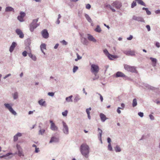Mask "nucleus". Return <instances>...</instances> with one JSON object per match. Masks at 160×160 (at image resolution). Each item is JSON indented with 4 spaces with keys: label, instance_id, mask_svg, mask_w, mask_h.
<instances>
[{
    "label": "nucleus",
    "instance_id": "f257e3e1",
    "mask_svg": "<svg viewBox=\"0 0 160 160\" xmlns=\"http://www.w3.org/2000/svg\"><path fill=\"white\" fill-rule=\"evenodd\" d=\"M80 151L82 155L87 158L89 152V148L88 146L86 144H82L80 147Z\"/></svg>",
    "mask_w": 160,
    "mask_h": 160
},
{
    "label": "nucleus",
    "instance_id": "f03ea898",
    "mask_svg": "<svg viewBox=\"0 0 160 160\" xmlns=\"http://www.w3.org/2000/svg\"><path fill=\"white\" fill-rule=\"evenodd\" d=\"M99 68L98 65L95 64H92L91 66L90 71L95 76L98 72Z\"/></svg>",
    "mask_w": 160,
    "mask_h": 160
},
{
    "label": "nucleus",
    "instance_id": "7ed1b4c3",
    "mask_svg": "<svg viewBox=\"0 0 160 160\" xmlns=\"http://www.w3.org/2000/svg\"><path fill=\"white\" fill-rule=\"evenodd\" d=\"M38 21V18L34 19L30 25V29L31 32H33L34 29L36 28L39 25L37 23Z\"/></svg>",
    "mask_w": 160,
    "mask_h": 160
},
{
    "label": "nucleus",
    "instance_id": "20e7f679",
    "mask_svg": "<svg viewBox=\"0 0 160 160\" xmlns=\"http://www.w3.org/2000/svg\"><path fill=\"white\" fill-rule=\"evenodd\" d=\"M4 105L14 115H16V112L13 110L12 107L9 104L5 103L4 104Z\"/></svg>",
    "mask_w": 160,
    "mask_h": 160
},
{
    "label": "nucleus",
    "instance_id": "39448f33",
    "mask_svg": "<svg viewBox=\"0 0 160 160\" xmlns=\"http://www.w3.org/2000/svg\"><path fill=\"white\" fill-rule=\"evenodd\" d=\"M143 85L145 87L147 88L148 89L151 90L152 91H158V88L151 86L147 83H144L143 84Z\"/></svg>",
    "mask_w": 160,
    "mask_h": 160
},
{
    "label": "nucleus",
    "instance_id": "423d86ee",
    "mask_svg": "<svg viewBox=\"0 0 160 160\" xmlns=\"http://www.w3.org/2000/svg\"><path fill=\"white\" fill-rule=\"evenodd\" d=\"M50 122L51 123L50 129L54 131H57L58 130V128L55 124L51 120L50 121Z\"/></svg>",
    "mask_w": 160,
    "mask_h": 160
},
{
    "label": "nucleus",
    "instance_id": "0eeeda50",
    "mask_svg": "<svg viewBox=\"0 0 160 160\" xmlns=\"http://www.w3.org/2000/svg\"><path fill=\"white\" fill-rule=\"evenodd\" d=\"M112 6L115 7L117 9H119L121 7L122 5L121 2L118 1L114 2L112 4Z\"/></svg>",
    "mask_w": 160,
    "mask_h": 160
},
{
    "label": "nucleus",
    "instance_id": "6e6552de",
    "mask_svg": "<svg viewBox=\"0 0 160 160\" xmlns=\"http://www.w3.org/2000/svg\"><path fill=\"white\" fill-rule=\"evenodd\" d=\"M62 124L63 126V131L64 133L67 134H68V126L63 121L62 122Z\"/></svg>",
    "mask_w": 160,
    "mask_h": 160
},
{
    "label": "nucleus",
    "instance_id": "1a4fd4ad",
    "mask_svg": "<svg viewBox=\"0 0 160 160\" xmlns=\"http://www.w3.org/2000/svg\"><path fill=\"white\" fill-rule=\"evenodd\" d=\"M16 33L19 36L20 38H23L24 35L22 31L19 29H17L15 31Z\"/></svg>",
    "mask_w": 160,
    "mask_h": 160
},
{
    "label": "nucleus",
    "instance_id": "9d476101",
    "mask_svg": "<svg viewBox=\"0 0 160 160\" xmlns=\"http://www.w3.org/2000/svg\"><path fill=\"white\" fill-rule=\"evenodd\" d=\"M132 19L138 22H145L143 18L141 17H137L136 16H133L132 17Z\"/></svg>",
    "mask_w": 160,
    "mask_h": 160
},
{
    "label": "nucleus",
    "instance_id": "9b49d317",
    "mask_svg": "<svg viewBox=\"0 0 160 160\" xmlns=\"http://www.w3.org/2000/svg\"><path fill=\"white\" fill-rule=\"evenodd\" d=\"M42 37L45 38H47L48 37L49 34L47 31L46 29L43 30L42 32Z\"/></svg>",
    "mask_w": 160,
    "mask_h": 160
},
{
    "label": "nucleus",
    "instance_id": "f8f14e48",
    "mask_svg": "<svg viewBox=\"0 0 160 160\" xmlns=\"http://www.w3.org/2000/svg\"><path fill=\"white\" fill-rule=\"evenodd\" d=\"M20 15L18 16V19L20 22H23V18L25 17L26 14L25 13L21 12L20 13Z\"/></svg>",
    "mask_w": 160,
    "mask_h": 160
},
{
    "label": "nucleus",
    "instance_id": "ddd939ff",
    "mask_svg": "<svg viewBox=\"0 0 160 160\" xmlns=\"http://www.w3.org/2000/svg\"><path fill=\"white\" fill-rule=\"evenodd\" d=\"M17 147L18 150V155L19 156L21 157L22 156H23L24 154L22 152V149L21 148L20 146L18 144L17 145Z\"/></svg>",
    "mask_w": 160,
    "mask_h": 160
},
{
    "label": "nucleus",
    "instance_id": "4468645a",
    "mask_svg": "<svg viewBox=\"0 0 160 160\" xmlns=\"http://www.w3.org/2000/svg\"><path fill=\"white\" fill-rule=\"evenodd\" d=\"M100 117L102 121V122H104L106 120L108 119V118L106 117L105 115L102 113L100 114Z\"/></svg>",
    "mask_w": 160,
    "mask_h": 160
},
{
    "label": "nucleus",
    "instance_id": "2eb2a0df",
    "mask_svg": "<svg viewBox=\"0 0 160 160\" xmlns=\"http://www.w3.org/2000/svg\"><path fill=\"white\" fill-rule=\"evenodd\" d=\"M16 43L15 42H13L11 46H10L9 49V51L10 52H12L16 46Z\"/></svg>",
    "mask_w": 160,
    "mask_h": 160
},
{
    "label": "nucleus",
    "instance_id": "dca6fc26",
    "mask_svg": "<svg viewBox=\"0 0 160 160\" xmlns=\"http://www.w3.org/2000/svg\"><path fill=\"white\" fill-rule=\"evenodd\" d=\"M108 58L111 60H112L114 59L117 58H118V57L116 55H113L110 54V53L108 54V55L107 56Z\"/></svg>",
    "mask_w": 160,
    "mask_h": 160
},
{
    "label": "nucleus",
    "instance_id": "f3484780",
    "mask_svg": "<svg viewBox=\"0 0 160 160\" xmlns=\"http://www.w3.org/2000/svg\"><path fill=\"white\" fill-rule=\"evenodd\" d=\"M88 39L89 40L94 42H96V40L92 36L89 34H88Z\"/></svg>",
    "mask_w": 160,
    "mask_h": 160
},
{
    "label": "nucleus",
    "instance_id": "a211bd4d",
    "mask_svg": "<svg viewBox=\"0 0 160 160\" xmlns=\"http://www.w3.org/2000/svg\"><path fill=\"white\" fill-rule=\"evenodd\" d=\"M124 74L121 72H118L116 74V77H124Z\"/></svg>",
    "mask_w": 160,
    "mask_h": 160
},
{
    "label": "nucleus",
    "instance_id": "6ab92c4d",
    "mask_svg": "<svg viewBox=\"0 0 160 160\" xmlns=\"http://www.w3.org/2000/svg\"><path fill=\"white\" fill-rule=\"evenodd\" d=\"M58 138L54 137H52L51 138V139L50 141L49 142L52 143L53 142H56L58 141Z\"/></svg>",
    "mask_w": 160,
    "mask_h": 160
},
{
    "label": "nucleus",
    "instance_id": "aec40b11",
    "mask_svg": "<svg viewBox=\"0 0 160 160\" xmlns=\"http://www.w3.org/2000/svg\"><path fill=\"white\" fill-rule=\"evenodd\" d=\"M138 73V71L136 69V68L134 66H131V72Z\"/></svg>",
    "mask_w": 160,
    "mask_h": 160
},
{
    "label": "nucleus",
    "instance_id": "412c9836",
    "mask_svg": "<svg viewBox=\"0 0 160 160\" xmlns=\"http://www.w3.org/2000/svg\"><path fill=\"white\" fill-rule=\"evenodd\" d=\"M121 106L122 107L121 108L118 107L117 110V112L119 114L121 113V111L120 109H123V108H124L125 105L123 103H122L121 105Z\"/></svg>",
    "mask_w": 160,
    "mask_h": 160
},
{
    "label": "nucleus",
    "instance_id": "4be33fe9",
    "mask_svg": "<svg viewBox=\"0 0 160 160\" xmlns=\"http://www.w3.org/2000/svg\"><path fill=\"white\" fill-rule=\"evenodd\" d=\"M26 49L27 50L28 52H30V53H28V54L29 56L31 58L32 57L33 55L31 53V50L30 47H27Z\"/></svg>",
    "mask_w": 160,
    "mask_h": 160
},
{
    "label": "nucleus",
    "instance_id": "5701e85b",
    "mask_svg": "<svg viewBox=\"0 0 160 160\" xmlns=\"http://www.w3.org/2000/svg\"><path fill=\"white\" fill-rule=\"evenodd\" d=\"M46 47V45L45 44H42L41 45L40 48L41 49L42 52L45 54V53L43 51V49H45Z\"/></svg>",
    "mask_w": 160,
    "mask_h": 160
},
{
    "label": "nucleus",
    "instance_id": "b1692460",
    "mask_svg": "<svg viewBox=\"0 0 160 160\" xmlns=\"http://www.w3.org/2000/svg\"><path fill=\"white\" fill-rule=\"evenodd\" d=\"M91 110V108H88L86 109V111L87 113L88 114V117L89 119H90V111Z\"/></svg>",
    "mask_w": 160,
    "mask_h": 160
},
{
    "label": "nucleus",
    "instance_id": "393cba45",
    "mask_svg": "<svg viewBox=\"0 0 160 160\" xmlns=\"http://www.w3.org/2000/svg\"><path fill=\"white\" fill-rule=\"evenodd\" d=\"M137 105V100L136 98H134L133 99L132 103V106L133 107H136Z\"/></svg>",
    "mask_w": 160,
    "mask_h": 160
},
{
    "label": "nucleus",
    "instance_id": "a878e982",
    "mask_svg": "<svg viewBox=\"0 0 160 160\" xmlns=\"http://www.w3.org/2000/svg\"><path fill=\"white\" fill-rule=\"evenodd\" d=\"M136 1H137L138 4L142 6H146V4L142 0H136Z\"/></svg>",
    "mask_w": 160,
    "mask_h": 160
},
{
    "label": "nucleus",
    "instance_id": "bb28decb",
    "mask_svg": "<svg viewBox=\"0 0 160 160\" xmlns=\"http://www.w3.org/2000/svg\"><path fill=\"white\" fill-rule=\"evenodd\" d=\"M38 103L40 105L42 106H44L45 103V101H44L42 99L39 101Z\"/></svg>",
    "mask_w": 160,
    "mask_h": 160
},
{
    "label": "nucleus",
    "instance_id": "cd10ccee",
    "mask_svg": "<svg viewBox=\"0 0 160 160\" xmlns=\"http://www.w3.org/2000/svg\"><path fill=\"white\" fill-rule=\"evenodd\" d=\"M13 9L11 7H7L6 8L5 11H6L8 12V11H13Z\"/></svg>",
    "mask_w": 160,
    "mask_h": 160
},
{
    "label": "nucleus",
    "instance_id": "c85d7f7f",
    "mask_svg": "<svg viewBox=\"0 0 160 160\" xmlns=\"http://www.w3.org/2000/svg\"><path fill=\"white\" fill-rule=\"evenodd\" d=\"M72 95H71L69 97H67L66 98V100L67 102H72Z\"/></svg>",
    "mask_w": 160,
    "mask_h": 160
},
{
    "label": "nucleus",
    "instance_id": "c756f323",
    "mask_svg": "<svg viewBox=\"0 0 160 160\" xmlns=\"http://www.w3.org/2000/svg\"><path fill=\"white\" fill-rule=\"evenodd\" d=\"M95 30L97 32H100L101 31V28L99 26H97Z\"/></svg>",
    "mask_w": 160,
    "mask_h": 160
},
{
    "label": "nucleus",
    "instance_id": "7c9ffc66",
    "mask_svg": "<svg viewBox=\"0 0 160 160\" xmlns=\"http://www.w3.org/2000/svg\"><path fill=\"white\" fill-rule=\"evenodd\" d=\"M85 17L88 22H91L92 20L89 17V16L88 14H86L85 15Z\"/></svg>",
    "mask_w": 160,
    "mask_h": 160
},
{
    "label": "nucleus",
    "instance_id": "2f4dec72",
    "mask_svg": "<svg viewBox=\"0 0 160 160\" xmlns=\"http://www.w3.org/2000/svg\"><path fill=\"white\" fill-rule=\"evenodd\" d=\"M115 149L116 152H119L121 151L120 148L118 146L115 147Z\"/></svg>",
    "mask_w": 160,
    "mask_h": 160
},
{
    "label": "nucleus",
    "instance_id": "473e14b6",
    "mask_svg": "<svg viewBox=\"0 0 160 160\" xmlns=\"http://www.w3.org/2000/svg\"><path fill=\"white\" fill-rule=\"evenodd\" d=\"M98 131L99 132V138H100V140H101V136H102V130L100 129L99 128H98Z\"/></svg>",
    "mask_w": 160,
    "mask_h": 160
},
{
    "label": "nucleus",
    "instance_id": "72a5a7b5",
    "mask_svg": "<svg viewBox=\"0 0 160 160\" xmlns=\"http://www.w3.org/2000/svg\"><path fill=\"white\" fill-rule=\"evenodd\" d=\"M125 69L128 71H129L130 70V67L129 66L125 65H124Z\"/></svg>",
    "mask_w": 160,
    "mask_h": 160
},
{
    "label": "nucleus",
    "instance_id": "f704fd0d",
    "mask_svg": "<svg viewBox=\"0 0 160 160\" xmlns=\"http://www.w3.org/2000/svg\"><path fill=\"white\" fill-rule=\"evenodd\" d=\"M136 0L133 1L132 2L131 4L132 8H133L136 5Z\"/></svg>",
    "mask_w": 160,
    "mask_h": 160
},
{
    "label": "nucleus",
    "instance_id": "c9c22d12",
    "mask_svg": "<svg viewBox=\"0 0 160 160\" xmlns=\"http://www.w3.org/2000/svg\"><path fill=\"white\" fill-rule=\"evenodd\" d=\"M150 59L151 60L152 63L157 62V60L156 58L151 57L150 58Z\"/></svg>",
    "mask_w": 160,
    "mask_h": 160
},
{
    "label": "nucleus",
    "instance_id": "e433bc0d",
    "mask_svg": "<svg viewBox=\"0 0 160 160\" xmlns=\"http://www.w3.org/2000/svg\"><path fill=\"white\" fill-rule=\"evenodd\" d=\"M13 97L14 99H17L18 97V94L17 92L14 93L13 95Z\"/></svg>",
    "mask_w": 160,
    "mask_h": 160
},
{
    "label": "nucleus",
    "instance_id": "4c0bfd02",
    "mask_svg": "<svg viewBox=\"0 0 160 160\" xmlns=\"http://www.w3.org/2000/svg\"><path fill=\"white\" fill-rule=\"evenodd\" d=\"M106 7L108 8H110L113 12H115V10L110 5H108L106 6Z\"/></svg>",
    "mask_w": 160,
    "mask_h": 160
},
{
    "label": "nucleus",
    "instance_id": "58836bf2",
    "mask_svg": "<svg viewBox=\"0 0 160 160\" xmlns=\"http://www.w3.org/2000/svg\"><path fill=\"white\" fill-rule=\"evenodd\" d=\"M68 113V111L67 110H65L64 112H62V115L64 116H67Z\"/></svg>",
    "mask_w": 160,
    "mask_h": 160
},
{
    "label": "nucleus",
    "instance_id": "ea45409f",
    "mask_svg": "<svg viewBox=\"0 0 160 160\" xmlns=\"http://www.w3.org/2000/svg\"><path fill=\"white\" fill-rule=\"evenodd\" d=\"M78 67L77 66H75L74 67L73 72H75L78 69Z\"/></svg>",
    "mask_w": 160,
    "mask_h": 160
},
{
    "label": "nucleus",
    "instance_id": "a19ab883",
    "mask_svg": "<svg viewBox=\"0 0 160 160\" xmlns=\"http://www.w3.org/2000/svg\"><path fill=\"white\" fill-rule=\"evenodd\" d=\"M138 115L141 118H142L143 116V113L141 112H138Z\"/></svg>",
    "mask_w": 160,
    "mask_h": 160
},
{
    "label": "nucleus",
    "instance_id": "79ce46f5",
    "mask_svg": "<svg viewBox=\"0 0 160 160\" xmlns=\"http://www.w3.org/2000/svg\"><path fill=\"white\" fill-rule=\"evenodd\" d=\"M77 58H76L75 59V61H78V60H79V59H81V58L82 57L80 56L78 54V53H77Z\"/></svg>",
    "mask_w": 160,
    "mask_h": 160
},
{
    "label": "nucleus",
    "instance_id": "37998d69",
    "mask_svg": "<svg viewBox=\"0 0 160 160\" xmlns=\"http://www.w3.org/2000/svg\"><path fill=\"white\" fill-rule=\"evenodd\" d=\"M45 131V130L44 129L40 130L39 131V133L42 135L44 133Z\"/></svg>",
    "mask_w": 160,
    "mask_h": 160
},
{
    "label": "nucleus",
    "instance_id": "c03bdc74",
    "mask_svg": "<svg viewBox=\"0 0 160 160\" xmlns=\"http://www.w3.org/2000/svg\"><path fill=\"white\" fill-rule=\"evenodd\" d=\"M108 148V150H109L112 151V147L111 143L109 144Z\"/></svg>",
    "mask_w": 160,
    "mask_h": 160
},
{
    "label": "nucleus",
    "instance_id": "a18cd8bd",
    "mask_svg": "<svg viewBox=\"0 0 160 160\" xmlns=\"http://www.w3.org/2000/svg\"><path fill=\"white\" fill-rule=\"evenodd\" d=\"M22 55L24 57H26L27 55V52L26 51H24L22 53Z\"/></svg>",
    "mask_w": 160,
    "mask_h": 160
},
{
    "label": "nucleus",
    "instance_id": "49530a36",
    "mask_svg": "<svg viewBox=\"0 0 160 160\" xmlns=\"http://www.w3.org/2000/svg\"><path fill=\"white\" fill-rule=\"evenodd\" d=\"M149 117L151 120H154V117L151 114H150L149 115Z\"/></svg>",
    "mask_w": 160,
    "mask_h": 160
},
{
    "label": "nucleus",
    "instance_id": "de8ad7c7",
    "mask_svg": "<svg viewBox=\"0 0 160 160\" xmlns=\"http://www.w3.org/2000/svg\"><path fill=\"white\" fill-rule=\"evenodd\" d=\"M146 11L147 14L148 15H150L151 14V12L148 10V9Z\"/></svg>",
    "mask_w": 160,
    "mask_h": 160
},
{
    "label": "nucleus",
    "instance_id": "09e8293b",
    "mask_svg": "<svg viewBox=\"0 0 160 160\" xmlns=\"http://www.w3.org/2000/svg\"><path fill=\"white\" fill-rule=\"evenodd\" d=\"M91 7V5L89 4H87L86 5V8L87 9H90V8Z\"/></svg>",
    "mask_w": 160,
    "mask_h": 160
},
{
    "label": "nucleus",
    "instance_id": "8fccbe9b",
    "mask_svg": "<svg viewBox=\"0 0 160 160\" xmlns=\"http://www.w3.org/2000/svg\"><path fill=\"white\" fill-rule=\"evenodd\" d=\"M103 52L105 54L107 55V56L108 55V54H109V53L108 52V50L107 49H105L103 50Z\"/></svg>",
    "mask_w": 160,
    "mask_h": 160
},
{
    "label": "nucleus",
    "instance_id": "3c124183",
    "mask_svg": "<svg viewBox=\"0 0 160 160\" xmlns=\"http://www.w3.org/2000/svg\"><path fill=\"white\" fill-rule=\"evenodd\" d=\"M48 95L49 96L52 97L54 95V93L52 92H49L48 93Z\"/></svg>",
    "mask_w": 160,
    "mask_h": 160
},
{
    "label": "nucleus",
    "instance_id": "603ef678",
    "mask_svg": "<svg viewBox=\"0 0 160 160\" xmlns=\"http://www.w3.org/2000/svg\"><path fill=\"white\" fill-rule=\"evenodd\" d=\"M18 140V137L16 135L14 137V141H16Z\"/></svg>",
    "mask_w": 160,
    "mask_h": 160
},
{
    "label": "nucleus",
    "instance_id": "864d4df0",
    "mask_svg": "<svg viewBox=\"0 0 160 160\" xmlns=\"http://www.w3.org/2000/svg\"><path fill=\"white\" fill-rule=\"evenodd\" d=\"M61 42L63 44L66 45L67 44V42L64 40H63L61 41Z\"/></svg>",
    "mask_w": 160,
    "mask_h": 160
},
{
    "label": "nucleus",
    "instance_id": "5fc2aeb1",
    "mask_svg": "<svg viewBox=\"0 0 160 160\" xmlns=\"http://www.w3.org/2000/svg\"><path fill=\"white\" fill-rule=\"evenodd\" d=\"M146 28H147L148 31H149L151 30L150 27L149 25H147L146 26Z\"/></svg>",
    "mask_w": 160,
    "mask_h": 160
},
{
    "label": "nucleus",
    "instance_id": "6e6d98bb",
    "mask_svg": "<svg viewBox=\"0 0 160 160\" xmlns=\"http://www.w3.org/2000/svg\"><path fill=\"white\" fill-rule=\"evenodd\" d=\"M97 93L98 94V95H99L100 96V99L101 100V101L102 102L103 100V98L102 96L100 93Z\"/></svg>",
    "mask_w": 160,
    "mask_h": 160
},
{
    "label": "nucleus",
    "instance_id": "4d7b16f0",
    "mask_svg": "<svg viewBox=\"0 0 160 160\" xmlns=\"http://www.w3.org/2000/svg\"><path fill=\"white\" fill-rule=\"evenodd\" d=\"M135 51H131V56H135Z\"/></svg>",
    "mask_w": 160,
    "mask_h": 160
},
{
    "label": "nucleus",
    "instance_id": "13d9d810",
    "mask_svg": "<svg viewBox=\"0 0 160 160\" xmlns=\"http://www.w3.org/2000/svg\"><path fill=\"white\" fill-rule=\"evenodd\" d=\"M155 45L158 48H159L160 47L159 43L158 42H157Z\"/></svg>",
    "mask_w": 160,
    "mask_h": 160
},
{
    "label": "nucleus",
    "instance_id": "bf43d9fd",
    "mask_svg": "<svg viewBox=\"0 0 160 160\" xmlns=\"http://www.w3.org/2000/svg\"><path fill=\"white\" fill-rule=\"evenodd\" d=\"M39 151V148H38L36 147L35 150V152L36 153H37V152H38Z\"/></svg>",
    "mask_w": 160,
    "mask_h": 160
},
{
    "label": "nucleus",
    "instance_id": "052dcab7",
    "mask_svg": "<svg viewBox=\"0 0 160 160\" xmlns=\"http://www.w3.org/2000/svg\"><path fill=\"white\" fill-rule=\"evenodd\" d=\"M31 58L34 61H36V57L35 56L33 55Z\"/></svg>",
    "mask_w": 160,
    "mask_h": 160
},
{
    "label": "nucleus",
    "instance_id": "680f3d73",
    "mask_svg": "<svg viewBox=\"0 0 160 160\" xmlns=\"http://www.w3.org/2000/svg\"><path fill=\"white\" fill-rule=\"evenodd\" d=\"M108 142L109 143V144L111 142V139L110 138H108L107 139Z\"/></svg>",
    "mask_w": 160,
    "mask_h": 160
},
{
    "label": "nucleus",
    "instance_id": "e2e57ef3",
    "mask_svg": "<svg viewBox=\"0 0 160 160\" xmlns=\"http://www.w3.org/2000/svg\"><path fill=\"white\" fill-rule=\"evenodd\" d=\"M155 13L157 14L160 13V10H157L155 11Z\"/></svg>",
    "mask_w": 160,
    "mask_h": 160
},
{
    "label": "nucleus",
    "instance_id": "0e129e2a",
    "mask_svg": "<svg viewBox=\"0 0 160 160\" xmlns=\"http://www.w3.org/2000/svg\"><path fill=\"white\" fill-rule=\"evenodd\" d=\"M22 134L20 133H18L17 134H16V135H17V136L18 137H21L22 136Z\"/></svg>",
    "mask_w": 160,
    "mask_h": 160
},
{
    "label": "nucleus",
    "instance_id": "69168bd1",
    "mask_svg": "<svg viewBox=\"0 0 160 160\" xmlns=\"http://www.w3.org/2000/svg\"><path fill=\"white\" fill-rule=\"evenodd\" d=\"M58 46L59 44H56L54 47V48L55 49H57L58 48Z\"/></svg>",
    "mask_w": 160,
    "mask_h": 160
},
{
    "label": "nucleus",
    "instance_id": "338daca9",
    "mask_svg": "<svg viewBox=\"0 0 160 160\" xmlns=\"http://www.w3.org/2000/svg\"><path fill=\"white\" fill-rule=\"evenodd\" d=\"M11 75V74H9L5 76L4 78H8V77L10 76Z\"/></svg>",
    "mask_w": 160,
    "mask_h": 160
},
{
    "label": "nucleus",
    "instance_id": "774afa93",
    "mask_svg": "<svg viewBox=\"0 0 160 160\" xmlns=\"http://www.w3.org/2000/svg\"><path fill=\"white\" fill-rule=\"evenodd\" d=\"M154 102H155L157 104H160V102L159 101H157L156 102L154 101Z\"/></svg>",
    "mask_w": 160,
    "mask_h": 160
}]
</instances>
